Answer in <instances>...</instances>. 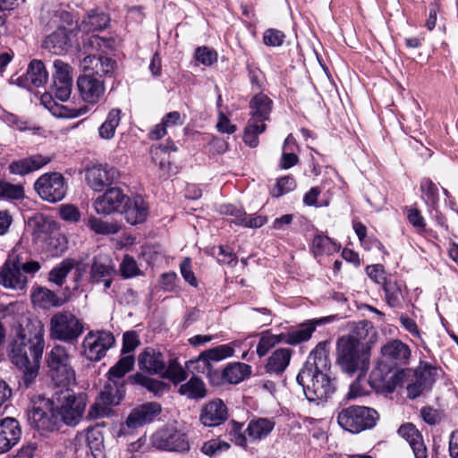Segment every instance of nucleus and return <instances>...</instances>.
<instances>
[{
  "instance_id": "f257e3e1",
  "label": "nucleus",
  "mask_w": 458,
  "mask_h": 458,
  "mask_svg": "<svg viewBox=\"0 0 458 458\" xmlns=\"http://www.w3.org/2000/svg\"><path fill=\"white\" fill-rule=\"evenodd\" d=\"M45 348L44 327L40 322L21 325L10 343L9 358L22 376L20 386L29 388L38 375Z\"/></svg>"
},
{
  "instance_id": "f03ea898",
  "label": "nucleus",
  "mask_w": 458,
  "mask_h": 458,
  "mask_svg": "<svg viewBox=\"0 0 458 458\" xmlns=\"http://www.w3.org/2000/svg\"><path fill=\"white\" fill-rule=\"evenodd\" d=\"M327 341L317 344L296 377L297 383L302 387L310 402L326 400L335 392V385L327 373L330 363L327 355Z\"/></svg>"
},
{
  "instance_id": "7ed1b4c3",
  "label": "nucleus",
  "mask_w": 458,
  "mask_h": 458,
  "mask_svg": "<svg viewBox=\"0 0 458 458\" xmlns=\"http://www.w3.org/2000/svg\"><path fill=\"white\" fill-rule=\"evenodd\" d=\"M272 100L265 94H257L250 101V119L244 129L243 141L250 148L259 145V135L266 129V121L269 120L272 110Z\"/></svg>"
},
{
  "instance_id": "20e7f679",
  "label": "nucleus",
  "mask_w": 458,
  "mask_h": 458,
  "mask_svg": "<svg viewBox=\"0 0 458 458\" xmlns=\"http://www.w3.org/2000/svg\"><path fill=\"white\" fill-rule=\"evenodd\" d=\"M275 421L267 418H253L247 428L243 429V424L232 420L228 424L227 431L231 440L243 448L248 447V443L259 442L267 438L275 428Z\"/></svg>"
},
{
  "instance_id": "39448f33",
  "label": "nucleus",
  "mask_w": 458,
  "mask_h": 458,
  "mask_svg": "<svg viewBox=\"0 0 458 458\" xmlns=\"http://www.w3.org/2000/svg\"><path fill=\"white\" fill-rule=\"evenodd\" d=\"M46 362L48 375L55 385L67 387L76 380V373L72 366V355L69 350L61 344H55L47 352Z\"/></svg>"
},
{
  "instance_id": "423d86ee",
  "label": "nucleus",
  "mask_w": 458,
  "mask_h": 458,
  "mask_svg": "<svg viewBox=\"0 0 458 458\" xmlns=\"http://www.w3.org/2000/svg\"><path fill=\"white\" fill-rule=\"evenodd\" d=\"M49 326L50 337L67 344L76 342L84 332L82 321L68 310L55 313Z\"/></svg>"
},
{
  "instance_id": "0eeeda50",
  "label": "nucleus",
  "mask_w": 458,
  "mask_h": 458,
  "mask_svg": "<svg viewBox=\"0 0 458 458\" xmlns=\"http://www.w3.org/2000/svg\"><path fill=\"white\" fill-rule=\"evenodd\" d=\"M411 375L410 369H395L386 361H378L369 375L370 386L379 393H393Z\"/></svg>"
},
{
  "instance_id": "6e6552de",
  "label": "nucleus",
  "mask_w": 458,
  "mask_h": 458,
  "mask_svg": "<svg viewBox=\"0 0 458 458\" xmlns=\"http://www.w3.org/2000/svg\"><path fill=\"white\" fill-rule=\"evenodd\" d=\"M28 421L41 435L56 431L63 424L62 418L58 413V408L49 399L41 400L29 411Z\"/></svg>"
},
{
  "instance_id": "1a4fd4ad",
  "label": "nucleus",
  "mask_w": 458,
  "mask_h": 458,
  "mask_svg": "<svg viewBox=\"0 0 458 458\" xmlns=\"http://www.w3.org/2000/svg\"><path fill=\"white\" fill-rule=\"evenodd\" d=\"M34 189L42 200L56 203L65 198L68 182L60 173H45L36 180Z\"/></svg>"
},
{
  "instance_id": "9d476101",
  "label": "nucleus",
  "mask_w": 458,
  "mask_h": 458,
  "mask_svg": "<svg viewBox=\"0 0 458 458\" xmlns=\"http://www.w3.org/2000/svg\"><path fill=\"white\" fill-rule=\"evenodd\" d=\"M58 408L59 416L63 423L68 426L77 425L84 413L87 395L84 393L75 394L72 390L65 388L61 392Z\"/></svg>"
},
{
  "instance_id": "9b49d317",
  "label": "nucleus",
  "mask_w": 458,
  "mask_h": 458,
  "mask_svg": "<svg viewBox=\"0 0 458 458\" xmlns=\"http://www.w3.org/2000/svg\"><path fill=\"white\" fill-rule=\"evenodd\" d=\"M151 445L156 449L170 452H183L190 448L184 433L173 427H163L151 437Z\"/></svg>"
},
{
  "instance_id": "f8f14e48",
  "label": "nucleus",
  "mask_w": 458,
  "mask_h": 458,
  "mask_svg": "<svg viewBox=\"0 0 458 458\" xmlns=\"http://www.w3.org/2000/svg\"><path fill=\"white\" fill-rule=\"evenodd\" d=\"M379 418L377 411L365 406H350L345 409V431L360 433L374 428Z\"/></svg>"
},
{
  "instance_id": "ddd939ff",
  "label": "nucleus",
  "mask_w": 458,
  "mask_h": 458,
  "mask_svg": "<svg viewBox=\"0 0 458 458\" xmlns=\"http://www.w3.org/2000/svg\"><path fill=\"white\" fill-rule=\"evenodd\" d=\"M114 343L115 339L110 332L90 331L86 335L82 343L84 355L90 361H99Z\"/></svg>"
},
{
  "instance_id": "4468645a",
  "label": "nucleus",
  "mask_w": 458,
  "mask_h": 458,
  "mask_svg": "<svg viewBox=\"0 0 458 458\" xmlns=\"http://www.w3.org/2000/svg\"><path fill=\"white\" fill-rule=\"evenodd\" d=\"M55 72L53 73L52 90L56 99L67 101L72 89V67L65 62L57 59L53 64Z\"/></svg>"
},
{
  "instance_id": "2eb2a0df",
  "label": "nucleus",
  "mask_w": 458,
  "mask_h": 458,
  "mask_svg": "<svg viewBox=\"0 0 458 458\" xmlns=\"http://www.w3.org/2000/svg\"><path fill=\"white\" fill-rule=\"evenodd\" d=\"M119 179V172L116 168L108 165H96L86 170L87 184L94 191H102Z\"/></svg>"
},
{
  "instance_id": "dca6fc26",
  "label": "nucleus",
  "mask_w": 458,
  "mask_h": 458,
  "mask_svg": "<svg viewBox=\"0 0 458 458\" xmlns=\"http://www.w3.org/2000/svg\"><path fill=\"white\" fill-rule=\"evenodd\" d=\"M350 333L345 345L360 347L361 345L368 347L371 351L372 345L377 339V334L372 323L367 320L348 323Z\"/></svg>"
},
{
  "instance_id": "f3484780",
  "label": "nucleus",
  "mask_w": 458,
  "mask_h": 458,
  "mask_svg": "<svg viewBox=\"0 0 458 458\" xmlns=\"http://www.w3.org/2000/svg\"><path fill=\"white\" fill-rule=\"evenodd\" d=\"M370 351L363 345L354 347L345 345V373L357 374L358 379L364 378L369 368Z\"/></svg>"
},
{
  "instance_id": "a211bd4d",
  "label": "nucleus",
  "mask_w": 458,
  "mask_h": 458,
  "mask_svg": "<svg viewBox=\"0 0 458 458\" xmlns=\"http://www.w3.org/2000/svg\"><path fill=\"white\" fill-rule=\"evenodd\" d=\"M162 412L157 402H148L133 408L125 420L124 425L131 429L141 428L154 422Z\"/></svg>"
},
{
  "instance_id": "6ab92c4d",
  "label": "nucleus",
  "mask_w": 458,
  "mask_h": 458,
  "mask_svg": "<svg viewBox=\"0 0 458 458\" xmlns=\"http://www.w3.org/2000/svg\"><path fill=\"white\" fill-rule=\"evenodd\" d=\"M126 198L122 189L110 187L95 199L93 206L98 214L107 216L121 212Z\"/></svg>"
},
{
  "instance_id": "aec40b11",
  "label": "nucleus",
  "mask_w": 458,
  "mask_h": 458,
  "mask_svg": "<svg viewBox=\"0 0 458 458\" xmlns=\"http://www.w3.org/2000/svg\"><path fill=\"white\" fill-rule=\"evenodd\" d=\"M81 66L87 74L95 77H112L117 68L116 61L101 54L87 55L81 61Z\"/></svg>"
},
{
  "instance_id": "412c9836",
  "label": "nucleus",
  "mask_w": 458,
  "mask_h": 458,
  "mask_svg": "<svg viewBox=\"0 0 458 458\" xmlns=\"http://www.w3.org/2000/svg\"><path fill=\"white\" fill-rule=\"evenodd\" d=\"M336 319H340V318L336 315H330L319 318L309 319L296 327L288 328L290 345L295 346L308 342L311 338L317 327L331 323Z\"/></svg>"
},
{
  "instance_id": "4be33fe9",
  "label": "nucleus",
  "mask_w": 458,
  "mask_h": 458,
  "mask_svg": "<svg viewBox=\"0 0 458 458\" xmlns=\"http://www.w3.org/2000/svg\"><path fill=\"white\" fill-rule=\"evenodd\" d=\"M77 86L81 98L91 105L99 103L106 91L104 81L90 74L80 76Z\"/></svg>"
},
{
  "instance_id": "5701e85b",
  "label": "nucleus",
  "mask_w": 458,
  "mask_h": 458,
  "mask_svg": "<svg viewBox=\"0 0 458 458\" xmlns=\"http://www.w3.org/2000/svg\"><path fill=\"white\" fill-rule=\"evenodd\" d=\"M28 283V278L21 273L12 253L3 265L0 271V284L9 289L22 290Z\"/></svg>"
},
{
  "instance_id": "b1692460",
  "label": "nucleus",
  "mask_w": 458,
  "mask_h": 458,
  "mask_svg": "<svg viewBox=\"0 0 458 458\" xmlns=\"http://www.w3.org/2000/svg\"><path fill=\"white\" fill-rule=\"evenodd\" d=\"M228 419V408L221 399H214L200 410L199 421L205 427H217Z\"/></svg>"
},
{
  "instance_id": "393cba45",
  "label": "nucleus",
  "mask_w": 458,
  "mask_h": 458,
  "mask_svg": "<svg viewBox=\"0 0 458 458\" xmlns=\"http://www.w3.org/2000/svg\"><path fill=\"white\" fill-rule=\"evenodd\" d=\"M21 428L20 422L12 417L0 420V454L12 449L21 437Z\"/></svg>"
},
{
  "instance_id": "a878e982",
  "label": "nucleus",
  "mask_w": 458,
  "mask_h": 458,
  "mask_svg": "<svg viewBox=\"0 0 458 458\" xmlns=\"http://www.w3.org/2000/svg\"><path fill=\"white\" fill-rule=\"evenodd\" d=\"M139 369L149 375H160L165 371L164 354L156 348L146 347L138 356Z\"/></svg>"
},
{
  "instance_id": "bb28decb",
  "label": "nucleus",
  "mask_w": 458,
  "mask_h": 458,
  "mask_svg": "<svg viewBox=\"0 0 458 458\" xmlns=\"http://www.w3.org/2000/svg\"><path fill=\"white\" fill-rule=\"evenodd\" d=\"M382 361L391 363L393 367L406 363L411 357L410 347L401 340L394 339L381 347Z\"/></svg>"
},
{
  "instance_id": "cd10ccee",
  "label": "nucleus",
  "mask_w": 458,
  "mask_h": 458,
  "mask_svg": "<svg viewBox=\"0 0 458 458\" xmlns=\"http://www.w3.org/2000/svg\"><path fill=\"white\" fill-rule=\"evenodd\" d=\"M120 213L129 224L137 225L147 219L148 206L140 196L132 198L127 196Z\"/></svg>"
},
{
  "instance_id": "c85d7f7f",
  "label": "nucleus",
  "mask_w": 458,
  "mask_h": 458,
  "mask_svg": "<svg viewBox=\"0 0 458 458\" xmlns=\"http://www.w3.org/2000/svg\"><path fill=\"white\" fill-rule=\"evenodd\" d=\"M73 31L60 27L48 35L43 43V47L55 55H63L72 47Z\"/></svg>"
},
{
  "instance_id": "c756f323",
  "label": "nucleus",
  "mask_w": 458,
  "mask_h": 458,
  "mask_svg": "<svg viewBox=\"0 0 458 458\" xmlns=\"http://www.w3.org/2000/svg\"><path fill=\"white\" fill-rule=\"evenodd\" d=\"M50 162V157L37 154L11 162L8 170L12 174L26 175L42 168Z\"/></svg>"
},
{
  "instance_id": "7c9ffc66",
  "label": "nucleus",
  "mask_w": 458,
  "mask_h": 458,
  "mask_svg": "<svg viewBox=\"0 0 458 458\" xmlns=\"http://www.w3.org/2000/svg\"><path fill=\"white\" fill-rule=\"evenodd\" d=\"M234 353L233 344H221L202 352L197 360H191V368H200V366H213V361H220L224 359L232 357Z\"/></svg>"
},
{
  "instance_id": "2f4dec72",
  "label": "nucleus",
  "mask_w": 458,
  "mask_h": 458,
  "mask_svg": "<svg viewBox=\"0 0 458 458\" xmlns=\"http://www.w3.org/2000/svg\"><path fill=\"white\" fill-rule=\"evenodd\" d=\"M48 79V73L42 61L34 59L29 64L27 72L23 77H20L18 84L30 89L31 86L38 88L43 86Z\"/></svg>"
},
{
  "instance_id": "473e14b6",
  "label": "nucleus",
  "mask_w": 458,
  "mask_h": 458,
  "mask_svg": "<svg viewBox=\"0 0 458 458\" xmlns=\"http://www.w3.org/2000/svg\"><path fill=\"white\" fill-rule=\"evenodd\" d=\"M398 433L409 443L415 458H428L427 447L422 435L414 425L411 423L403 424L399 428Z\"/></svg>"
},
{
  "instance_id": "72a5a7b5",
  "label": "nucleus",
  "mask_w": 458,
  "mask_h": 458,
  "mask_svg": "<svg viewBox=\"0 0 458 458\" xmlns=\"http://www.w3.org/2000/svg\"><path fill=\"white\" fill-rule=\"evenodd\" d=\"M293 350L279 348L274 351L268 357L265 365V370L268 374L282 375L290 364Z\"/></svg>"
},
{
  "instance_id": "f704fd0d",
  "label": "nucleus",
  "mask_w": 458,
  "mask_h": 458,
  "mask_svg": "<svg viewBox=\"0 0 458 458\" xmlns=\"http://www.w3.org/2000/svg\"><path fill=\"white\" fill-rule=\"evenodd\" d=\"M110 16L100 9H92L79 24V30L84 33L105 30L109 22Z\"/></svg>"
},
{
  "instance_id": "c9c22d12",
  "label": "nucleus",
  "mask_w": 458,
  "mask_h": 458,
  "mask_svg": "<svg viewBox=\"0 0 458 458\" xmlns=\"http://www.w3.org/2000/svg\"><path fill=\"white\" fill-rule=\"evenodd\" d=\"M115 269L113 260L106 254H99L93 259L90 267V280L100 284L104 277L114 276Z\"/></svg>"
},
{
  "instance_id": "e433bc0d",
  "label": "nucleus",
  "mask_w": 458,
  "mask_h": 458,
  "mask_svg": "<svg viewBox=\"0 0 458 458\" xmlns=\"http://www.w3.org/2000/svg\"><path fill=\"white\" fill-rule=\"evenodd\" d=\"M41 104L55 117L74 118L84 114L82 108L77 109L66 105L59 104L50 94H44L41 97Z\"/></svg>"
},
{
  "instance_id": "4c0bfd02",
  "label": "nucleus",
  "mask_w": 458,
  "mask_h": 458,
  "mask_svg": "<svg viewBox=\"0 0 458 458\" xmlns=\"http://www.w3.org/2000/svg\"><path fill=\"white\" fill-rule=\"evenodd\" d=\"M114 40L112 38H102L98 35H87L81 40V50L89 55L95 52L105 53L114 48Z\"/></svg>"
},
{
  "instance_id": "58836bf2",
  "label": "nucleus",
  "mask_w": 458,
  "mask_h": 458,
  "mask_svg": "<svg viewBox=\"0 0 458 458\" xmlns=\"http://www.w3.org/2000/svg\"><path fill=\"white\" fill-rule=\"evenodd\" d=\"M11 253L20 270L27 278L28 276H34L41 268V264L37 260L30 259L28 253L22 248L15 247Z\"/></svg>"
},
{
  "instance_id": "ea45409f",
  "label": "nucleus",
  "mask_w": 458,
  "mask_h": 458,
  "mask_svg": "<svg viewBox=\"0 0 458 458\" xmlns=\"http://www.w3.org/2000/svg\"><path fill=\"white\" fill-rule=\"evenodd\" d=\"M122 111L119 108H112L105 122L98 128L99 137L103 140H111L114 137L116 128L120 124Z\"/></svg>"
},
{
  "instance_id": "a19ab883",
  "label": "nucleus",
  "mask_w": 458,
  "mask_h": 458,
  "mask_svg": "<svg viewBox=\"0 0 458 458\" xmlns=\"http://www.w3.org/2000/svg\"><path fill=\"white\" fill-rule=\"evenodd\" d=\"M251 367L242 362H232L225 368L226 383L238 384L250 377Z\"/></svg>"
},
{
  "instance_id": "79ce46f5",
  "label": "nucleus",
  "mask_w": 458,
  "mask_h": 458,
  "mask_svg": "<svg viewBox=\"0 0 458 458\" xmlns=\"http://www.w3.org/2000/svg\"><path fill=\"white\" fill-rule=\"evenodd\" d=\"M404 287L402 282L394 281L391 279L384 282L383 289L386 294V303L391 308L401 306L403 295V288Z\"/></svg>"
},
{
  "instance_id": "37998d69",
  "label": "nucleus",
  "mask_w": 458,
  "mask_h": 458,
  "mask_svg": "<svg viewBox=\"0 0 458 458\" xmlns=\"http://www.w3.org/2000/svg\"><path fill=\"white\" fill-rule=\"evenodd\" d=\"M178 392L189 399H202L207 394L204 382L199 377H192L189 381L181 385Z\"/></svg>"
},
{
  "instance_id": "c03bdc74",
  "label": "nucleus",
  "mask_w": 458,
  "mask_h": 458,
  "mask_svg": "<svg viewBox=\"0 0 458 458\" xmlns=\"http://www.w3.org/2000/svg\"><path fill=\"white\" fill-rule=\"evenodd\" d=\"M151 156L153 162L162 172L160 176L169 177L178 173V167L171 163L170 156H166L165 148H151Z\"/></svg>"
},
{
  "instance_id": "a18cd8bd",
  "label": "nucleus",
  "mask_w": 458,
  "mask_h": 458,
  "mask_svg": "<svg viewBox=\"0 0 458 458\" xmlns=\"http://www.w3.org/2000/svg\"><path fill=\"white\" fill-rule=\"evenodd\" d=\"M123 386H118L114 380L107 383L99 394V401L104 405H117L123 398Z\"/></svg>"
},
{
  "instance_id": "49530a36",
  "label": "nucleus",
  "mask_w": 458,
  "mask_h": 458,
  "mask_svg": "<svg viewBox=\"0 0 458 458\" xmlns=\"http://www.w3.org/2000/svg\"><path fill=\"white\" fill-rule=\"evenodd\" d=\"M77 264V261L73 259H65L60 264L51 269L48 274V279L50 282L55 284L58 286H62L67 277L68 274Z\"/></svg>"
},
{
  "instance_id": "de8ad7c7",
  "label": "nucleus",
  "mask_w": 458,
  "mask_h": 458,
  "mask_svg": "<svg viewBox=\"0 0 458 458\" xmlns=\"http://www.w3.org/2000/svg\"><path fill=\"white\" fill-rule=\"evenodd\" d=\"M341 245L326 235H316L312 241V251L315 255L333 254L340 250Z\"/></svg>"
},
{
  "instance_id": "09e8293b",
  "label": "nucleus",
  "mask_w": 458,
  "mask_h": 458,
  "mask_svg": "<svg viewBox=\"0 0 458 458\" xmlns=\"http://www.w3.org/2000/svg\"><path fill=\"white\" fill-rule=\"evenodd\" d=\"M437 368L428 361H420L419 366L413 372V377H418L429 388L437 377Z\"/></svg>"
},
{
  "instance_id": "8fccbe9b",
  "label": "nucleus",
  "mask_w": 458,
  "mask_h": 458,
  "mask_svg": "<svg viewBox=\"0 0 458 458\" xmlns=\"http://www.w3.org/2000/svg\"><path fill=\"white\" fill-rule=\"evenodd\" d=\"M33 298L35 301H38L43 307H60L64 304L65 300L59 297L53 291L40 287L34 293Z\"/></svg>"
},
{
  "instance_id": "3c124183",
  "label": "nucleus",
  "mask_w": 458,
  "mask_h": 458,
  "mask_svg": "<svg viewBox=\"0 0 458 458\" xmlns=\"http://www.w3.org/2000/svg\"><path fill=\"white\" fill-rule=\"evenodd\" d=\"M135 359L133 355H126L122 357L108 371L109 380L120 379L126 373L133 369Z\"/></svg>"
},
{
  "instance_id": "603ef678",
  "label": "nucleus",
  "mask_w": 458,
  "mask_h": 458,
  "mask_svg": "<svg viewBox=\"0 0 458 458\" xmlns=\"http://www.w3.org/2000/svg\"><path fill=\"white\" fill-rule=\"evenodd\" d=\"M133 380L137 384L146 387L149 392H152L155 394H162L166 389L167 386L165 383L160 380L151 378L140 373H136L133 376Z\"/></svg>"
},
{
  "instance_id": "864d4df0",
  "label": "nucleus",
  "mask_w": 458,
  "mask_h": 458,
  "mask_svg": "<svg viewBox=\"0 0 458 458\" xmlns=\"http://www.w3.org/2000/svg\"><path fill=\"white\" fill-rule=\"evenodd\" d=\"M24 197V188L20 184L0 180V199H21Z\"/></svg>"
},
{
  "instance_id": "5fc2aeb1",
  "label": "nucleus",
  "mask_w": 458,
  "mask_h": 458,
  "mask_svg": "<svg viewBox=\"0 0 458 458\" xmlns=\"http://www.w3.org/2000/svg\"><path fill=\"white\" fill-rule=\"evenodd\" d=\"M88 226L96 233L104 235L114 234L119 231L116 224L108 223L95 216L89 218Z\"/></svg>"
},
{
  "instance_id": "6e6d98bb",
  "label": "nucleus",
  "mask_w": 458,
  "mask_h": 458,
  "mask_svg": "<svg viewBox=\"0 0 458 458\" xmlns=\"http://www.w3.org/2000/svg\"><path fill=\"white\" fill-rule=\"evenodd\" d=\"M420 191L427 203L434 206L438 202V188L429 178H424L421 181Z\"/></svg>"
},
{
  "instance_id": "4d7b16f0",
  "label": "nucleus",
  "mask_w": 458,
  "mask_h": 458,
  "mask_svg": "<svg viewBox=\"0 0 458 458\" xmlns=\"http://www.w3.org/2000/svg\"><path fill=\"white\" fill-rule=\"evenodd\" d=\"M163 377L172 380L174 383H179L186 378V372L183 368L176 361H170L165 365V371L160 374Z\"/></svg>"
},
{
  "instance_id": "13d9d810",
  "label": "nucleus",
  "mask_w": 458,
  "mask_h": 458,
  "mask_svg": "<svg viewBox=\"0 0 458 458\" xmlns=\"http://www.w3.org/2000/svg\"><path fill=\"white\" fill-rule=\"evenodd\" d=\"M199 372L205 374L209 381V383L213 386H221L226 383L225 369L223 370H219L214 369L213 366H200V368H197Z\"/></svg>"
},
{
  "instance_id": "bf43d9fd",
  "label": "nucleus",
  "mask_w": 458,
  "mask_h": 458,
  "mask_svg": "<svg viewBox=\"0 0 458 458\" xmlns=\"http://www.w3.org/2000/svg\"><path fill=\"white\" fill-rule=\"evenodd\" d=\"M121 275L124 278H131L140 275V268L137 265L136 260L129 256L125 255L120 264Z\"/></svg>"
},
{
  "instance_id": "052dcab7",
  "label": "nucleus",
  "mask_w": 458,
  "mask_h": 458,
  "mask_svg": "<svg viewBox=\"0 0 458 458\" xmlns=\"http://www.w3.org/2000/svg\"><path fill=\"white\" fill-rule=\"evenodd\" d=\"M32 234L37 238H40L43 234L47 233L49 229V222L43 216H35L29 222Z\"/></svg>"
},
{
  "instance_id": "680f3d73",
  "label": "nucleus",
  "mask_w": 458,
  "mask_h": 458,
  "mask_svg": "<svg viewBox=\"0 0 458 458\" xmlns=\"http://www.w3.org/2000/svg\"><path fill=\"white\" fill-rule=\"evenodd\" d=\"M295 188V181L291 176H284L277 180L276 185L272 191L274 197L278 198Z\"/></svg>"
},
{
  "instance_id": "e2e57ef3",
  "label": "nucleus",
  "mask_w": 458,
  "mask_h": 458,
  "mask_svg": "<svg viewBox=\"0 0 458 458\" xmlns=\"http://www.w3.org/2000/svg\"><path fill=\"white\" fill-rule=\"evenodd\" d=\"M284 38V32L276 29H267L263 35V42L268 47H280L283 45Z\"/></svg>"
},
{
  "instance_id": "0e129e2a",
  "label": "nucleus",
  "mask_w": 458,
  "mask_h": 458,
  "mask_svg": "<svg viewBox=\"0 0 458 458\" xmlns=\"http://www.w3.org/2000/svg\"><path fill=\"white\" fill-rule=\"evenodd\" d=\"M267 222V216L250 215L248 216L245 212L242 218H239L237 225H242L248 228H259Z\"/></svg>"
},
{
  "instance_id": "69168bd1",
  "label": "nucleus",
  "mask_w": 458,
  "mask_h": 458,
  "mask_svg": "<svg viewBox=\"0 0 458 458\" xmlns=\"http://www.w3.org/2000/svg\"><path fill=\"white\" fill-rule=\"evenodd\" d=\"M400 322L402 326L409 332L411 333L414 337L418 338L420 340V344L422 346L423 349L427 350V344L424 339L422 338L420 332L418 328L417 323L414 319L402 315L400 317Z\"/></svg>"
},
{
  "instance_id": "338daca9",
  "label": "nucleus",
  "mask_w": 458,
  "mask_h": 458,
  "mask_svg": "<svg viewBox=\"0 0 458 458\" xmlns=\"http://www.w3.org/2000/svg\"><path fill=\"white\" fill-rule=\"evenodd\" d=\"M196 59L205 65L213 64L217 59V54L207 47H199L195 51Z\"/></svg>"
},
{
  "instance_id": "774afa93",
  "label": "nucleus",
  "mask_w": 458,
  "mask_h": 458,
  "mask_svg": "<svg viewBox=\"0 0 458 458\" xmlns=\"http://www.w3.org/2000/svg\"><path fill=\"white\" fill-rule=\"evenodd\" d=\"M140 345L137 334L133 331L125 332L123 336L122 353L126 354L133 352Z\"/></svg>"
}]
</instances>
